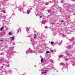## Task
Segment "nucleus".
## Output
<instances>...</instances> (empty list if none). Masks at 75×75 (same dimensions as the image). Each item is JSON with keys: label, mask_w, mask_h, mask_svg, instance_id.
<instances>
[{"label": "nucleus", "mask_w": 75, "mask_h": 75, "mask_svg": "<svg viewBox=\"0 0 75 75\" xmlns=\"http://www.w3.org/2000/svg\"><path fill=\"white\" fill-rule=\"evenodd\" d=\"M30 9L28 10L27 11V13L29 14H30Z\"/></svg>", "instance_id": "nucleus-1"}, {"label": "nucleus", "mask_w": 75, "mask_h": 75, "mask_svg": "<svg viewBox=\"0 0 75 75\" xmlns=\"http://www.w3.org/2000/svg\"><path fill=\"white\" fill-rule=\"evenodd\" d=\"M46 54H49L50 53V52L48 51H47L46 52Z\"/></svg>", "instance_id": "nucleus-2"}, {"label": "nucleus", "mask_w": 75, "mask_h": 75, "mask_svg": "<svg viewBox=\"0 0 75 75\" xmlns=\"http://www.w3.org/2000/svg\"><path fill=\"white\" fill-rule=\"evenodd\" d=\"M12 40H14V37H13L11 39Z\"/></svg>", "instance_id": "nucleus-3"}, {"label": "nucleus", "mask_w": 75, "mask_h": 75, "mask_svg": "<svg viewBox=\"0 0 75 75\" xmlns=\"http://www.w3.org/2000/svg\"><path fill=\"white\" fill-rule=\"evenodd\" d=\"M43 60H44V59H43V58H42L41 59V62H43Z\"/></svg>", "instance_id": "nucleus-4"}, {"label": "nucleus", "mask_w": 75, "mask_h": 75, "mask_svg": "<svg viewBox=\"0 0 75 75\" xmlns=\"http://www.w3.org/2000/svg\"><path fill=\"white\" fill-rule=\"evenodd\" d=\"M9 35H12V34L10 32L9 33Z\"/></svg>", "instance_id": "nucleus-5"}, {"label": "nucleus", "mask_w": 75, "mask_h": 75, "mask_svg": "<svg viewBox=\"0 0 75 75\" xmlns=\"http://www.w3.org/2000/svg\"><path fill=\"white\" fill-rule=\"evenodd\" d=\"M3 29V27H2L1 28V31H2V30Z\"/></svg>", "instance_id": "nucleus-6"}, {"label": "nucleus", "mask_w": 75, "mask_h": 75, "mask_svg": "<svg viewBox=\"0 0 75 75\" xmlns=\"http://www.w3.org/2000/svg\"><path fill=\"white\" fill-rule=\"evenodd\" d=\"M61 65H64V63H63V62H62L61 64H60Z\"/></svg>", "instance_id": "nucleus-7"}, {"label": "nucleus", "mask_w": 75, "mask_h": 75, "mask_svg": "<svg viewBox=\"0 0 75 75\" xmlns=\"http://www.w3.org/2000/svg\"><path fill=\"white\" fill-rule=\"evenodd\" d=\"M36 35H36V34H35L33 35V37H35V36H36Z\"/></svg>", "instance_id": "nucleus-8"}, {"label": "nucleus", "mask_w": 75, "mask_h": 75, "mask_svg": "<svg viewBox=\"0 0 75 75\" xmlns=\"http://www.w3.org/2000/svg\"><path fill=\"white\" fill-rule=\"evenodd\" d=\"M54 42H51V44H54Z\"/></svg>", "instance_id": "nucleus-9"}, {"label": "nucleus", "mask_w": 75, "mask_h": 75, "mask_svg": "<svg viewBox=\"0 0 75 75\" xmlns=\"http://www.w3.org/2000/svg\"><path fill=\"white\" fill-rule=\"evenodd\" d=\"M3 12V13H6V12L4 10Z\"/></svg>", "instance_id": "nucleus-10"}, {"label": "nucleus", "mask_w": 75, "mask_h": 75, "mask_svg": "<svg viewBox=\"0 0 75 75\" xmlns=\"http://www.w3.org/2000/svg\"><path fill=\"white\" fill-rule=\"evenodd\" d=\"M45 28H46L47 29V28H48V27L46 26L45 27Z\"/></svg>", "instance_id": "nucleus-11"}, {"label": "nucleus", "mask_w": 75, "mask_h": 75, "mask_svg": "<svg viewBox=\"0 0 75 75\" xmlns=\"http://www.w3.org/2000/svg\"><path fill=\"white\" fill-rule=\"evenodd\" d=\"M46 5H48V3H46Z\"/></svg>", "instance_id": "nucleus-12"}, {"label": "nucleus", "mask_w": 75, "mask_h": 75, "mask_svg": "<svg viewBox=\"0 0 75 75\" xmlns=\"http://www.w3.org/2000/svg\"><path fill=\"white\" fill-rule=\"evenodd\" d=\"M39 17H40V18H42V16H40Z\"/></svg>", "instance_id": "nucleus-13"}, {"label": "nucleus", "mask_w": 75, "mask_h": 75, "mask_svg": "<svg viewBox=\"0 0 75 75\" xmlns=\"http://www.w3.org/2000/svg\"><path fill=\"white\" fill-rule=\"evenodd\" d=\"M59 57H62V55H60L59 56Z\"/></svg>", "instance_id": "nucleus-14"}, {"label": "nucleus", "mask_w": 75, "mask_h": 75, "mask_svg": "<svg viewBox=\"0 0 75 75\" xmlns=\"http://www.w3.org/2000/svg\"><path fill=\"white\" fill-rule=\"evenodd\" d=\"M64 20H62V21H61V22H64Z\"/></svg>", "instance_id": "nucleus-15"}, {"label": "nucleus", "mask_w": 75, "mask_h": 75, "mask_svg": "<svg viewBox=\"0 0 75 75\" xmlns=\"http://www.w3.org/2000/svg\"><path fill=\"white\" fill-rule=\"evenodd\" d=\"M34 38H36V37H35V36H34Z\"/></svg>", "instance_id": "nucleus-16"}, {"label": "nucleus", "mask_w": 75, "mask_h": 75, "mask_svg": "<svg viewBox=\"0 0 75 75\" xmlns=\"http://www.w3.org/2000/svg\"><path fill=\"white\" fill-rule=\"evenodd\" d=\"M45 72H47V70H45Z\"/></svg>", "instance_id": "nucleus-17"}, {"label": "nucleus", "mask_w": 75, "mask_h": 75, "mask_svg": "<svg viewBox=\"0 0 75 75\" xmlns=\"http://www.w3.org/2000/svg\"><path fill=\"white\" fill-rule=\"evenodd\" d=\"M50 11L49 10H47V11H48V12L49 13V11Z\"/></svg>", "instance_id": "nucleus-18"}, {"label": "nucleus", "mask_w": 75, "mask_h": 75, "mask_svg": "<svg viewBox=\"0 0 75 75\" xmlns=\"http://www.w3.org/2000/svg\"><path fill=\"white\" fill-rule=\"evenodd\" d=\"M1 68H4V67H3V66H2Z\"/></svg>", "instance_id": "nucleus-19"}, {"label": "nucleus", "mask_w": 75, "mask_h": 75, "mask_svg": "<svg viewBox=\"0 0 75 75\" xmlns=\"http://www.w3.org/2000/svg\"><path fill=\"white\" fill-rule=\"evenodd\" d=\"M42 74H44V72H42Z\"/></svg>", "instance_id": "nucleus-20"}, {"label": "nucleus", "mask_w": 75, "mask_h": 75, "mask_svg": "<svg viewBox=\"0 0 75 75\" xmlns=\"http://www.w3.org/2000/svg\"><path fill=\"white\" fill-rule=\"evenodd\" d=\"M7 67H9V65H7Z\"/></svg>", "instance_id": "nucleus-21"}, {"label": "nucleus", "mask_w": 75, "mask_h": 75, "mask_svg": "<svg viewBox=\"0 0 75 75\" xmlns=\"http://www.w3.org/2000/svg\"><path fill=\"white\" fill-rule=\"evenodd\" d=\"M1 41H3V40H1Z\"/></svg>", "instance_id": "nucleus-22"}, {"label": "nucleus", "mask_w": 75, "mask_h": 75, "mask_svg": "<svg viewBox=\"0 0 75 75\" xmlns=\"http://www.w3.org/2000/svg\"><path fill=\"white\" fill-rule=\"evenodd\" d=\"M44 73H45H45H47V72H44Z\"/></svg>", "instance_id": "nucleus-23"}, {"label": "nucleus", "mask_w": 75, "mask_h": 75, "mask_svg": "<svg viewBox=\"0 0 75 75\" xmlns=\"http://www.w3.org/2000/svg\"><path fill=\"white\" fill-rule=\"evenodd\" d=\"M68 55H69V53H68Z\"/></svg>", "instance_id": "nucleus-24"}, {"label": "nucleus", "mask_w": 75, "mask_h": 75, "mask_svg": "<svg viewBox=\"0 0 75 75\" xmlns=\"http://www.w3.org/2000/svg\"><path fill=\"white\" fill-rule=\"evenodd\" d=\"M8 28H7V29H8Z\"/></svg>", "instance_id": "nucleus-25"}, {"label": "nucleus", "mask_w": 75, "mask_h": 75, "mask_svg": "<svg viewBox=\"0 0 75 75\" xmlns=\"http://www.w3.org/2000/svg\"><path fill=\"white\" fill-rule=\"evenodd\" d=\"M66 61H67V59H66Z\"/></svg>", "instance_id": "nucleus-26"}, {"label": "nucleus", "mask_w": 75, "mask_h": 75, "mask_svg": "<svg viewBox=\"0 0 75 75\" xmlns=\"http://www.w3.org/2000/svg\"><path fill=\"white\" fill-rule=\"evenodd\" d=\"M0 50H1L0 49Z\"/></svg>", "instance_id": "nucleus-27"}]
</instances>
